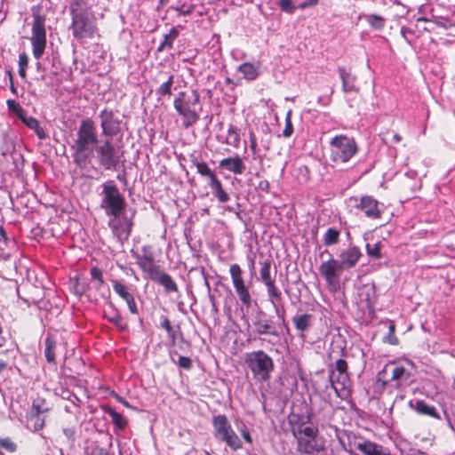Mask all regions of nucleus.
I'll use <instances>...</instances> for the list:
<instances>
[{"instance_id": "1", "label": "nucleus", "mask_w": 455, "mask_h": 455, "mask_svg": "<svg viewBox=\"0 0 455 455\" xmlns=\"http://www.w3.org/2000/svg\"><path fill=\"white\" fill-rule=\"evenodd\" d=\"M100 141L94 121L90 117L82 119L69 143L74 164L85 168L94 156V149Z\"/></svg>"}, {"instance_id": "2", "label": "nucleus", "mask_w": 455, "mask_h": 455, "mask_svg": "<svg viewBox=\"0 0 455 455\" xmlns=\"http://www.w3.org/2000/svg\"><path fill=\"white\" fill-rule=\"evenodd\" d=\"M295 418L299 419V416L292 415L290 419V424L291 425V434L297 440V451L306 455L322 451L323 445L317 440L318 428L315 427H305V424L309 422L310 416L307 417V421H301L300 423L295 422Z\"/></svg>"}, {"instance_id": "3", "label": "nucleus", "mask_w": 455, "mask_h": 455, "mask_svg": "<svg viewBox=\"0 0 455 455\" xmlns=\"http://www.w3.org/2000/svg\"><path fill=\"white\" fill-rule=\"evenodd\" d=\"M31 12L33 18L30 37L32 53L35 59L39 60L46 48V16L41 4L32 6Z\"/></svg>"}, {"instance_id": "4", "label": "nucleus", "mask_w": 455, "mask_h": 455, "mask_svg": "<svg viewBox=\"0 0 455 455\" xmlns=\"http://www.w3.org/2000/svg\"><path fill=\"white\" fill-rule=\"evenodd\" d=\"M200 96L197 91L193 90L191 95H186L180 92L174 99L173 107L175 110L183 117V126L188 128L196 124L199 119L197 107L199 105Z\"/></svg>"}, {"instance_id": "5", "label": "nucleus", "mask_w": 455, "mask_h": 455, "mask_svg": "<svg viewBox=\"0 0 455 455\" xmlns=\"http://www.w3.org/2000/svg\"><path fill=\"white\" fill-rule=\"evenodd\" d=\"M68 29L77 40L92 39L98 35L99 29L92 12L72 14Z\"/></svg>"}, {"instance_id": "6", "label": "nucleus", "mask_w": 455, "mask_h": 455, "mask_svg": "<svg viewBox=\"0 0 455 455\" xmlns=\"http://www.w3.org/2000/svg\"><path fill=\"white\" fill-rule=\"evenodd\" d=\"M100 207L105 211L107 216H120L124 212L125 198L115 184L106 183L103 185Z\"/></svg>"}, {"instance_id": "7", "label": "nucleus", "mask_w": 455, "mask_h": 455, "mask_svg": "<svg viewBox=\"0 0 455 455\" xmlns=\"http://www.w3.org/2000/svg\"><path fill=\"white\" fill-rule=\"evenodd\" d=\"M331 159L334 163H347L358 151V147L353 138L338 135L330 141Z\"/></svg>"}, {"instance_id": "8", "label": "nucleus", "mask_w": 455, "mask_h": 455, "mask_svg": "<svg viewBox=\"0 0 455 455\" xmlns=\"http://www.w3.org/2000/svg\"><path fill=\"white\" fill-rule=\"evenodd\" d=\"M245 363L253 372L254 377L259 380L268 379L269 373L274 370L272 358L262 350L247 354Z\"/></svg>"}, {"instance_id": "9", "label": "nucleus", "mask_w": 455, "mask_h": 455, "mask_svg": "<svg viewBox=\"0 0 455 455\" xmlns=\"http://www.w3.org/2000/svg\"><path fill=\"white\" fill-rule=\"evenodd\" d=\"M94 156L99 165L107 171L116 170L120 162L118 151L109 139L99 142L94 149Z\"/></svg>"}, {"instance_id": "10", "label": "nucleus", "mask_w": 455, "mask_h": 455, "mask_svg": "<svg viewBox=\"0 0 455 455\" xmlns=\"http://www.w3.org/2000/svg\"><path fill=\"white\" fill-rule=\"evenodd\" d=\"M390 373V379L383 380V386L390 383L395 388H401L407 387L411 383V372L402 365H397L395 363H389L385 365L383 370L379 372V380L385 378V375Z\"/></svg>"}, {"instance_id": "11", "label": "nucleus", "mask_w": 455, "mask_h": 455, "mask_svg": "<svg viewBox=\"0 0 455 455\" xmlns=\"http://www.w3.org/2000/svg\"><path fill=\"white\" fill-rule=\"evenodd\" d=\"M100 120L101 134L107 139H112L121 132L122 120L118 116V111L105 108L99 114Z\"/></svg>"}, {"instance_id": "12", "label": "nucleus", "mask_w": 455, "mask_h": 455, "mask_svg": "<svg viewBox=\"0 0 455 455\" xmlns=\"http://www.w3.org/2000/svg\"><path fill=\"white\" fill-rule=\"evenodd\" d=\"M342 271L344 270L338 259H335L331 255H330L328 260L323 262L319 267L321 275L332 291H336L339 288V275Z\"/></svg>"}, {"instance_id": "13", "label": "nucleus", "mask_w": 455, "mask_h": 455, "mask_svg": "<svg viewBox=\"0 0 455 455\" xmlns=\"http://www.w3.org/2000/svg\"><path fill=\"white\" fill-rule=\"evenodd\" d=\"M108 221L113 235L123 243L128 240L131 235L132 228L133 225L132 218L127 217L124 212L120 216H111Z\"/></svg>"}, {"instance_id": "14", "label": "nucleus", "mask_w": 455, "mask_h": 455, "mask_svg": "<svg viewBox=\"0 0 455 455\" xmlns=\"http://www.w3.org/2000/svg\"><path fill=\"white\" fill-rule=\"evenodd\" d=\"M270 267H271V261L270 260H265L260 263V269H259V278L261 282L267 286V293L270 298V300L275 309L276 314L279 317L281 315H279V310L277 308L276 304L274 301V299H280L281 292L278 291V289L275 285V280L270 275Z\"/></svg>"}, {"instance_id": "15", "label": "nucleus", "mask_w": 455, "mask_h": 455, "mask_svg": "<svg viewBox=\"0 0 455 455\" xmlns=\"http://www.w3.org/2000/svg\"><path fill=\"white\" fill-rule=\"evenodd\" d=\"M194 164L196 165L198 173L210 179V186L215 191L219 199L221 202H226L228 200V195L223 190L220 181L208 167L207 164L204 162H195Z\"/></svg>"}, {"instance_id": "16", "label": "nucleus", "mask_w": 455, "mask_h": 455, "mask_svg": "<svg viewBox=\"0 0 455 455\" xmlns=\"http://www.w3.org/2000/svg\"><path fill=\"white\" fill-rule=\"evenodd\" d=\"M355 207L361 210L371 220L379 219L382 214V211L379 209V203L371 196H362Z\"/></svg>"}, {"instance_id": "17", "label": "nucleus", "mask_w": 455, "mask_h": 455, "mask_svg": "<svg viewBox=\"0 0 455 455\" xmlns=\"http://www.w3.org/2000/svg\"><path fill=\"white\" fill-rule=\"evenodd\" d=\"M90 275L92 280V290L96 291L101 299L108 301L110 298V291L108 287H105L102 270L98 267H92L90 269Z\"/></svg>"}, {"instance_id": "18", "label": "nucleus", "mask_w": 455, "mask_h": 455, "mask_svg": "<svg viewBox=\"0 0 455 455\" xmlns=\"http://www.w3.org/2000/svg\"><path fill=\"white\" fill-rule=\"evenodd\" d=\"M112 285L115 292L124 299L128 307L129 311L132 315H138L139 309L135 299L132 292H130L128 287L118 280H113Z\"/></svg>"}, {"instance_id": "19", "label": "nucleus", "mask_w": 455, "mask_h": 455, "mask_svg": "<svg viewBox=\"0 0 455 455\" xmlns=\"http://www.w3.org/2000/svg\"><path fill=\"white\" fill-rule=\"evenodd\" d=\"M361 257L360 249L357 246H351L339 253L338 262L343 270H346L354 267Z\"/></svg>"}, {"instance_id": "20", "label": "nucleus", "mask_w": 455, "mask_h": 455, "mask_svg": "<svg viewBox=\"0 0 455 455\" xmlns=\"http://www.w3.org/2000/svg\"><path fill=\"white\" fill-rule=\"evenodd\" d=\"M136 260L141 270L147 273L151 280H153L163 270L161 266L155 263L154 258L150 253L137 255Z\"/></svg>"}, {"instance_id": "21", "label": "nucleus", "mask_w": 455, "mask_h": 455, "mask_svg": "<svg viewBox=\"0 0 455 455\" xmlns=\"http://www.w3.org/2000/svg\"><path fill=\"white\" fill-rule=\"evenodd\" d=\"M338 72L342 81V91L345 93L359 91V88L355 85L356 76L352 74L350 68L347 69L345 67H339Z\"/></svg>"}, {"instance_id": "22", "label": "nucleus", "mask_w": 455, "mask_h": 455, "mask_svg": "<svg viewBox=\"0 0 455 455\" xmlns=\"http://www.w3.org/2000/svg\"><path fill=\"white\" fill-rule=\"evenodd\" d=\"M335 370L338 371V376H335V372L333 369H330V379L332 385L335 382L341 384L345 387L347 381L348 380L347 374V363L344 359H338L335 362Z\"/></svg>"}, {"instance_id": "23", "label": "nucleus", "mask_w": 455, "mask_h": 455, "mask_svg": "<svg viewBox=\"0 0 455 455\" xmlns=\"http://www.w3.org/2000/svg\"><path fill=\"white\" fill-rule=\"evenodd\" d=\"M108 306L112 308L111 313H104V318L107 319L109 323L114 324L120 331H124L127 330L128 326L123 320L118 309L114 306V304L108 300L107 301Z\"/></svg>"}, {"instance_id": "24", "label": "nucleus", "mask_w": 455, "mask_h": 455, "mask_svg": "<svg viewBox=\"0 0 455 455\" xmlns=\"http://www.w3.org/2000/svg\"><path fill=\"white\" fill-rule=\"evenodd\" d=\"M152 281L164 286L166 292H177L178 285L172 277L162 270Z\"/></svg>"}, {"instance_id": "25", "label": "nucleus", "mask_w": 455, "mask_h": 455, "mask_svg": "<svg viewBox=\"0 0 455 455\" xmlns=\"http://www.w3.org/2000/svg\"><path fill=\"white\" fill-rule=\"evenodd\" d=\"M215 435L218 439L228 443V422L226 416L219 415L213 418Z\"/></svg>"}, {"instance_id": "26", "label": "nucleus", "mask_w": 455, "mask_h": 455, "mask_svg": "<svg viewBox=\"0 0 455 455\" xmlns=\"http://www.w3.org/2000/svg\"><path fill=\"white\" fill-rule=\"evenodd\" d=\"M101 409L105 413L111 417L112 422L117 428L123 430L128 425V420L121 413L117 412L115 409L108 405H103Z\"/></svg>"}, {"instance_id": "27", "label": "nucleus", "mask_w": 455, "mask_h": 455, "mask_svg": "<svg viewBox=\"0 0 455 455\" xmlns=\"http://www.w3.org/2000/svg\"><path fill=\"white\" fill-rule=\"evenodd\" d=\"M20 118L21 121L31 130H34L36 136L40 140H44L47 137L44 130L40 126L39 122L32 116H27L23 115H20Z\"/></svg>"}, {"instance_id": "28", "label": "nucleus", "mask_w": 455, "mask_h": 455, "mask_svg": "<svg viewBox=\"0 0 455 455\" xmlns=\"http://www.w3.org/2000/svg\"><path fill=\"white\" fill-rule=\"evenodd\" d=\"M256 332L259 334H271L278 336V331L271 320H258L255 323Z\"/></svg>"}, {"instance_id": "29", "label": "nucleus", "mask_w": 455, "mask_h": 455, "mask_svg": "<svg viewBox=\"0 0 455 455\" xmlns=\"http://www.w3.org/2000/svg\"><path fill=\"white\" fill-rule=\"evenodd\" d=\"M68 12L70 15L92 12L89 0H69Z\"/></svg>"}, {"instance_id": "30", "label": "nucleus", "mask_w": 455, "mask_h": 455, "mask_svg": "<svg viewBox=\"0 0 455 455\" xmlns=\"http://www.w3.org/2000/svg\"><path fill=\"white\" fill-rule=\"evenodd\" d=\"M179 35V30L176 28H172L168 34L164 36V40L160 43L157 52H161L166 49L172 50L173 48V43Z\"/></svg>"}, {"instance_id": "31", "label": "nucleus", "mask_w": 455, "mask_h": 455, "mask_svg": "<svg viewBox=\"0 0 455 455\" xmlns=\"http://www.w3.org/2000/svg\"><path fill=\"white\" fill-rule=\"evenodd\" d=\"M222 290L226 291V286H225V284L220 283L217 284L216 288L214 289L212 293H211L210 296H211V299L212 301V307L214 308H215L217 303H220V301H222L224 304V310H226L227 304H228V293L222 294V292H221Z\"/></svg>"}, {"instance_id": "32", "label": "nucleus", "mask_w": 455, "mask_h": 455, "mask_svg": "<svg viewBox=\"0 0 455 455\" xmlns=\"http://www.w3.org/2000/svg\"><path fill=\"white\" fill-rule=\"evenodd\" d=\"M312 319H313L312 315L302 314V315H295L292 318V322L298 331H306L311 326Z\"/></svg>"}, {"instance_id": "33", "label": "nucleus", "mask_w": 455, "mask_h": 455, "mask_svg": "<svg viewBox=\"0 0 455 455\" xmlns=\"http://www.w3.org/2000/svg\"><path fill=\"white\" fill-rule=\"evenodd\" d=\"M251 284V283L249 282L248 284L243 283V284H240L237 286H234V289H235V293L237 294L239 299L241 300V302L243 305H245L247 307H249L251 302V293L249 291Z\"/></svg>"}, {"instance_id": "34", "label": "nucleus", "mask_w": 455, "mask_h": 455, "mask_svg": "<svg viewBox=\"0 0 455 455\" xmlns=\"http://www.w3.org/2000/svg\"><path fill=\"white\" fill-rule=\"evenodd\" d=\"M416 410L419 414L427 415L435 419H441L440 414L435 406L427 404L425 401L420 400L416 403Z\"/></svg>"}, {"instance_id": "35", "label": "nucleus", "mask_w": 455, "mask_h": 455, "mask_svg": "<svg viewBox=\"0 0 455 455\" xmlns=\"http://www.w3.org/2000/svg\"><path fill=\"white\" fill-rule=\"evenodd\" d=\"M44 355L48 363H55L56 341L52 336H47L44 340Z\"/></svg>"}, {"instance_id": "36", "label": "nucleus", "mask_w": 455, "mask_h": 455, "mask_svg": "<svg viewBox=\"0 0 455 455\" xmlns=\"http://www.w3.org/2000/svg\"><path fill=\"white\" fill-rule=\"evenodd\" d=\"M339 241V232L333 228H330L326 230L323 235V243L326 246L337 244Z\"/></svg>"}, {"instance_id": "37", "label": "nucleus", "mask_w": 455, "mask_h": 455, "mask_svg": "<svg viewBox=\"0 0 455 455\" xmlns=\"http://www.w3.org/2000/svg\"><path fill=\"white\" fill-rule=\"evenodd\" d=\"M233 286H237L245 283L243 278V270L237 264H234L229 267Z\"/></svg>"}, {"instance_id": "38", "label": "nucleus", "mask_w": 455, "mask_h": 455, "mask_svg": "<svg viewBox=\"0 0 455 455\" xmlns=\"http://www.w3.org/2000/svg\"><path fill=\"white\" fill-rule=\"evenodd\" d=\"M368 24L375 29H382L385 24V19L377 14H364L363 16Z\"/></svg>"}, {"instance_id": "39", "label": "nucleus", "mask_w": 455, "mask_h": 455, "mask_svg": "<svg viewBox=\"0 0 455 455\" xmlns=\"http://www.w3.org/2000/svg\"><path fill=\"white\" fill-rule=\"evenodd\" d=\"M244 170L245 165L238 156L229 157V172L241 174L244 172Z\"/></svg>"}, {"instance_id": "40", "label": "nucleus", "mask_w": 455, "mask_h": 455, "mask_svg": "<svg viewBox=\"0 0 455 455\" xmlns=\"http://www.w3.org/2000/svg\"><path fill=\"white\" fill-rule=\"evenodd\" d=\"M174 83L173 75H170L168 79L164 82L156 90V94L160 96L171 95L172 94V87Z\"/></svg>"}, {"instance_id": "41", "label": "nucleus", "mask_w": 455, "mask_h": 455, "mask_svg": "<svg viewBox=\"0 0 455 455\" xmlns=\"http://www.w3.org/2000/svg\"><path fill=\"white\" fill-rule=\"evenodd\" d=\"M238 70L243 73L245 79L252 80L257 76V71L251 63H243L238 67Z\"/></svg>"}, {"instance_id": "42", "label": "nucleus", "mask_w": 455, "mask_h": 455, "mask_svg": "<svg viewBox=\"0 0 455 455\" xmlns=\"http://www.w3.org/2000/svg\"><path fill=\"white\" fill-rule=\"evenodd\" d=\"M381 243L378 242L374 244L367 243L366 244V252L367 255L371 258L379 259L382 258L381 254Z\"/></svg>"}, {"instance_id": "43", "label": "nucleus", "mask_w": 455, "mask_h": 455, "mask_svg": "<svg viewBox=\"0 0 455 455\" xmlns=\"http://www.w3.org/2000/svg\"><path fill=\"white\" fill-rule=\"evenodd\" d=\"M28 64V58L25 52L19 56V75L21 78H26V68Z\"/></svg>"}, {"instance_id": "44", "label": "nucleus", "mask_w": 455, "mask_h": 455, "mask_svg": "<svg viewBox=\"0 0 455 455\" xmlns=\"http://www.w3.org/2000/svg\"><path fill=\"white\" fill-rule=\"evenodd\" d=\"M45 402L44 399L37 398L34 400L32 404V411L35 412L36 415H39L48 410L47 407L44 406Z\"/></svg>"}, {"instance_id": "45", "label": "nucleus", "mask_w": 455, "mask_h": 455, "mask_svg": "<svg viewBox=\"0 0 455 455\" xmlns=\"http://www.w3.org/2000/svg\"><path fill=\"white\" fill-rule=\"evenodd\" d=\"M0 449L8 452H13L17 449V445L8 437L0 439Z\"/></svg>"}, {"instance_id": "46", "label": "nucleus", "mask_w": 455, "mask_h": 455, "mask_svg": "<svg viewBox=\"0 0 455 455\" xmlns=\"http://www.w3.org/2000/svg\"><path fill=\"white\" fill-rule=\"evenodd\" d=\"M291 113H292L291 110H289L286 113V116H285V127L283 132V135L286 138L290 137L293 132V126L291 124Z\"/></svg>"}, {"instance_id": "47", "label": "nucleus", "mask_w": 455, "mask_h": 455, "mask_svg": "<svg viewBox=\"0 0 455 455\" xmlns=\"http://www.w3.org/2000/svg\"><path fill=\"white\" fill-rule=\"evenodd\" d=\"M175 11L178 12V16H188L190 15L194 12V5L189 4L187 5L186 4H182L179 6L172 7Z\"/></svg>"}, {"instance_id": "48", "label": "nucleus", "mask_w": 455, "mask_h": 455, "mask_svg": "<svg viewBox=\"0 0 455 455\" xmlns=\"http://www.w3.org/2000/svg\"><path fill=\"white\" fill-rule=\"evenodd\" d=\"M278 5L283 12L290 14L293 13L296 9L291 0H279Z\"/></svg>"}, {"instance_id": "49", "label": "nucleus", "mask_w": 455, "mask_h": 455, "mask_svg": "<svg viewBox=\"0 0 455 455\" xmlns=\"http://www.w3.org/2000/svg\"><path fill=\"white\" fill-rule=\"evenodd\" d=\"M172 361L175 363L173 359ZM176 363L185 370H190L192 368V361L187 356L180 355Z\"/></svg>"}, {"instance_id": "50", "label": "nucleus", "mask_w": 455, "mask_h": 455, "mask_svg": "<svg viewBox=\"0 0 455 455\" xmlns=\"http://www.w3.org/2000/svg\"><path fill=\"white\" fill-rule=\"evenodd\" d=\"M229 447L236 450L241 447V441L238 436L234 433L229 431Z\"/></svg>"}, {"instance_id": "51", "label": "nucleus", "mask_w": 455, "mask_h": 455, "mask_svg": "<svg viewBox=\"0 0 455 455\" xmlns=\"http://www.w3.org/2000/svg\"><path fill=\"white\" fill-rule=\"evenodd\" d=\"M6 104H7L9 110L17 113L19 116L21 115V113L23 112L22 108L14 100H8L6 101Z\"/></svg>"}, {"instance_id": "52", "label": "nucleus", "mask_w": 455, "mask_h": 455, "mask_svg": "<svg viewBox=\"0 0 455 455\" xmlns=\"http://www.w3.org/2000/svg\"><path fill=\"white\" fill-rule=\"evenodd\" d=\"M391 134L390 132H387L385 134H384V137L382 138L383 141L385 143H398L401 141L402 140V137L397 134V133H395V132H392V140H389V135Z\"/></svg>"}, {"instance_id": "53", "label": "nucleus", "mask_w": 455, "mask_h": 455, "mask_svg": "<svg viewBox=\"0 0 455 455\" xmlns=\"http://www.w3.org/2000/svg\"><path fill=\"white\" fill-rule=\"evenodd\" d=\"M233 140L235 146H238L240 142L239 133L236 132V129L233 126H229V140Z\"/></svg>"}, {"instance_id": "54", "label": "nucleus", "mask_w": 455, "mask_h": 455, "mask_svg": "<svg viewBox=\"0 0 455 455\" xmlns=\"http://www.w3.org/2000/svg\"><path fill=\"white\" fill-rule=\"evenodd\" d=\"M160 326L161 328H163L164 330L166 331V332H171L172 331V329H173V327L171 325V322L170 320L168 319L167 316L165 315H162L161 316V323H160Z\"/></svg>"}, {"instance_id": "55", "label": "nucleus", "mask_w": 455, "mask_h": 455, "mask_svg": "<svg viewBox=\"0 0 455 455\" xmlns=\"http://www.w3.org/2000/svg\"><path fill=\"white\" fill-rule=\"evenodd\" d=\"M180 327H178L177 331L173 328V329H172L171 332H167L168 338H169V340H170V343L172 346H175L177 344L176 341H177V339H179L178 332L180 333Z\"/></svg>"}, {"instance_id": "56", "label": "nucleus", "mask_w": 455, "mask_h": 455, "mask_svg": "<svg viewBox=\"0 0 455 455\" xmlns=\"http://www.w3.org/2000/svg\"><path fill=\"white\" fill-rule=\"evenodd\" d=\"M74 289L77 295L82 296L84 294V285L83 284L82 281L79 280V278H76Z\"/></svg>"}, {"instance_id": "57", "label": "nucleus", "mask_w": 455, "mask_h": 455, "mask_svg": "<svg viewBox=\"0 0 455 455\" xmlns=\"http://www.w3.org/2000/svg\"><path fill=\"white\" fill-rule=\"evenodd\" d=\"M383 342L388 343L391 345H396L398 343V339L395 334L388 332L387 335L383 337Z\"/></svg>"}, {"instance_id": "58", "label": "nucleus", "mask_w": 455, "mask_h": 455, "mask_svg": "<svg viewBox=\"0 0 455 455\" xmlns=\"http://www.w3.org/2000/svg\"><path fill=\"white\" fill-rule=\"evenodd\" d=\"M64 435L68 438V441L74 442L75 441V434L76 431L74 428H64L63 429Z\"/></svg>"}, {"instance_id": "59", "label": "nucleus", "mask_w": 455, "mask_h": 455, "mask_svg": "<svg viewBox=\"0 0 455 455\" xmlns=\"http://www.w3.org/2000/svg\"><path fill=\"white\" fill-rule=\"evenodd\" d=\"M318 4V0H307L299 4L298 8L304 10Z\"/></svg>"}, {"instance_id": "60", "label": "nucleus", "mask_w": 455, "mask_h": 455, "mask_svg": "<svg viewBox=\"0 0 455 455\" xmlns=\"http://www.w3.org/2000/svg\"><path fill=\"white\" fill-rule=\"evenodd\" d=\"M188 347H189V343L185 340V339L183 337V334L181 333V331H180V335H179V347H180V349L185 350Z\"/></svg>"}, {"instance_id": "61", "label": "nucleus", "mask_w": 455, "mask_h": 455, "mask_svg": "<svg viewBox=\"0 0 455 455\" xmlns=\"http://www.w3.org/2000/svg\"><path fill=\"white\" fill-rule=\"evenodd\" d=\"M6 74L9 77V81H10V88H11V91L13 94H17V89L16 87L14 86L13 84V77H12V73L11 70H7L6 71Z\"/></svg>"}, {"instance_id": "62", "label": "nucleus", "mask_w": 455, "mask_h": 455, "mask_svg": "<svg viewBox=\"0 0 455 455\" xmlns=\"http://www.w3.org/2000/svg\"><path fill=\"white\" fill-rule=\"evenodd\" d=\"M115 397H116V401L118 403H122L125 407L133 409V407L124 397H122L121 395H115Z\"/></svg>"}, {"instance_id": "63", "label": "nucleus", "mask_w": 455, "mask_h": 455, "mask_svg": "<svg viewBox=\"0 0 455 455\" xmlns=\"http://www.w3.org/2000/svg\"><path fill=\"white\" fill-rule=\"evenodd\" d=\"M262 142V146L264 148L265 150H269L270 148V136L269 135H267V138L265 140H261Z\"/></svg>"}, {"instance_id": "64", "label": "nucleus", "mask_w": 455, "mask_h": 455, "mask_svg": "<svg viewBox=\"0 0 455 455\" xmlns=\"http://www.w3.org/2000/svg\"><path fill=\"white\" fill-rule=\"evenodd\" d=\"M92 455H109V453L103 448L96 449Z\"/></svg>"}]
</instances>
